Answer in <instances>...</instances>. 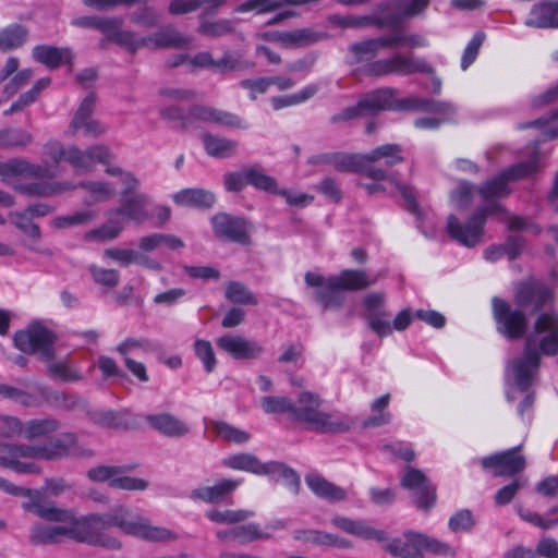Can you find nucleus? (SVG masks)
Segmentation results:
<instances>
[{"label": "nucleus", "mask_w": 558, "mask_h": 558, "mask_svg": "<svg viewBox=\"0 0 558 558\" xmlns=\"http://www.w3.org/2000/svg\"><path fill=\"white\" fill-rule=\"evenodd\" d=\"M113 526L126 535L151 543H167L178 538L173 531L154 525L149 519L133 514L123 506L114 507L109 513L84 517L70 529V536L80 543L120 549L121 542L107 533V530Z\"/></svg>", "instance_id": "f257e3e1"}, {"label": "nucleus", "mask_w": 558, "mask_h": 558, "mask_svg": "<svg viewBox=\"0 0 558 558\" xmlns=\"http://www.w3.org/2000/svg\"><path fill=\"white\" fill-rule=\"evenodd\" d=\"M541 354L554 356L558 354V314L542 313L524 343L521 357L514 359L507 367L512 385L520 391H527L536 375Z\"/></svg>", "instance_id": "f03ea898"}, {"label": "nucleus", "mask_w": 558, "mask_h": 558, "mask_svg": "<svg viewBox=\"0 0 558 558\" xmlns=\"http://www.w3.org/2000/svg\"><path fill=\"white\" fill-rule=\"evenodd\" d=\"M476 191L485 204L474 210L468 222H460L454 215H449L447 218L448 234L452 240L466 247H474L482 242L487 216L507 214L506 208L498 199L507 197L511 192L508 181L501 172L483 182L476 187Z\"/></svg>", "instance_id": "7ed1b4c3"}, {"label": "nucleus", "mask_w": 558, "mask_h": 558, "mask_svg": "<svg viewBox=\"0 0 558 558\" xmlns=\"http://www.w3.org/2000/svg\"><path fill=\"white\" fill-rule=\"evenodd\" d=\"M399 90L393 87H381L363 95L357 104L333 114L330 122L336 124L362 117H374L380 111H428L436 113H454L449 102L429 100L418 97L398 99Z\"/></svg>", "instance_id": "20e7f679"}, {"label": "nucleus", "mask_w": 558, "mask_h": 558, "mask_svg": "<svg viewBox=\"0 0 558 558\" xmlns=\"http://www.w3.org/2000/svg\"><path fill=\"white\" fill-rule=\"evenodd\" d=\"M550 300V290L536 282H522L517 287L514 302L518 308L500 298H493V317L497 331L509 340L522 338L527 329V317L524 311L537 313Z\"/></svg>", "instance_id": "39448f33"}, {"label": "nucleus", "mask_w": 558, "mask_h": 558, "mask_svg": "<svg viewBox=\"0 0 558 558\" xmlns=\"http://www.w3.org/2000/svg\"><path fill=\"white\" fill-rule=\"evenodd\" d=\"M388 35L354 43L350 46V52L354 61L366 62L364 73L368 76L383 77L388 75L409 76L416 73H434V69L425 59L414 54L396 52L388 58L373 60L380 49L390 48Z\"/></svg>", "instance_id": "423d86ee"}, {"label": "nucleus", "mask_w": 558, "mask_h": 558, "mask_svg": "<svg viewBox=\"0 0 558 558\" xmlns=\"http://www.w3.org/2000/svg\"><path fill=\"white\" fill-rule=\"evenodd\" d=\"M304 280L307 286L316 288L314 300L324 311H337L343 306L347 291L365 290L377 282V277H371L361 269H343L339 275L327 278L308 271Z\"/></svg>", "instance_id": "0eeeda50"}, {"label": "nucleus", "mask_w": 558, "mask_h": 558, "mask_svg": "<svg viewBox=\"0 0 558 558\" xmlns=\"http://www.w3.org/2000/svg\"><path fill=\"white\" fill-rule=\"evenodd\" d=\"M322 404L323 399L317 393L301 392L292 401L290 418L320 434H343L355 425V420L348 414L322 411Z\"/></svg>", "instance_id": "6e6552de"}, {"label": "nucleus", "mask_w": 558, "mask_h": 558, "mask_svg": "<svg viewBox=\"0 0 558 558\" xmlns=\"http://www.w3.org/2000/svg\"><path fill=\"white\" fill-rule=\"evenodd\" d=\"M160 117L172 123L173 128L190 130L199 123L215 124L233 130H247L250 123L241 116L207 105H193L187 110L171 105L160 109Z\"/></svg>", "instance_id": "1a4fd4ad"}, {"label": "nucleus", "mask_w": 558, "mask_h": 558, "mask_svg": "<svg viewBox=\"0 0 558 558\" xmlns=\"http://www.w3.org/2000/svg\"><path fill=\"white\" fill-rule=\"evenodd\" d=\"M403 149L398 144H385L362 154V174L374 181H389L396 174L389 169L403 162Z\"/></svg>", "instance_id": "9d476101"}, {"label": "nucleus", "mask_w": 558, "mask_h": 558, "mask_svg": "<svg viewBox=\"0 0 558 558\" xmlns=\"http://www.w3.org/2000/svg\"><path fill=\"white\" fill-rule=\"evenodd\" d=\"M57 336L40 323L29 324L13 336L14 347L26 354H38L43 361L54 357Z\"/></svg>", "instance_id": "9b49d317"}, {"label": "nucleus", "mask_w": 558, "mask_h": 558, "mask_svg": "<svg viewBox=\"0 0 558 558\" xmlns=\"http://www.w3.org/2000/svg\"><path fill=\"white\" fill-rule=\"evenodd\" d=\"M0 489L12 496L28 497V500L22 504V508L25 511L35 513L44 520L66 522L71 519V515L66 510L57 508L53 505H44L43 495L38 490H32L29 488L14 485L2 477H0Z\"/></svg>", "instance_id": "f8f14e48"}, {"label": "nucleus", "mask_w": 558, "mask_h": 558, "mask_svg": "<svg viewBox=\"0 0 558 558\" xmlns=\"http://www.w3.org/2000/svg\"><path fill=\"white\" fill-rule=\"evenodd\" d=\"M430 0H393L381 7V14L374 19L379 28L400 29L403 22L420 15L428 7Z\"/></svg>", "instance_id": "ddd939ff"}, {"label": "nucleus", "mask_w": 558, "mask_h": 558, "mask_svg": "<svg viewBox=\"0 0 558 558\" xmlns=\"http://www.w3.org/2000/svg\"><path fill=\"white\" fill-rule=\"evenodd\" d=\"M400 485L411 493L417 508L428 510L436 501V487L418 469L405 466Z\"/></svg>", "instance_id": "4468645a"}, {"label": "nucleus", "mask_w": 558, "mask_h": 558, "mask_svg": "<svg viewBox=\"0 0 558 558\" xmlns=\"http://www.w3.org/2000/svg\"><path fill=\"white\" fill-rule=\"evenodd\" d=\"M24 451L27 456H32V459L48 461L75 456L78 452L77 437L73 433H63L45 444L32 445V448H24Z\"/></svg>", "instance_id": "2eb2a0df"}, {"label": "nucleus", "mask_w": 558, "mask_h": 558, "mask_svg": "<svg viewBox=\"0 0 558 558\" xmlns=\"http://www.w3.org/2000/svg\"><path fill=\"white\" fill-rule=\"evenodd\" d=\"M210 222L217 238L243 245L250 243V222L245 218L218 213L211 217Z\"/></svg>", "instance_id": "dca6fc26"}, {"label": "nucleus", "mask_w": 558, "mask_h": 558, "mask_svg": "<svg viewBox=\"0 0 558 558\" xmlns=\"http://www.w3.org/2000/svg\"><path fill=\"white\" fill-rule=\"evenodd\" d=\"M0 422L7 427L5 436L21 434L27 439L48 436L60 427L59 421L53 417L34 418L23 423L17 417L4 416Z\"/></svg>", "instance_id": "f3484780"}, {"label": "nucleus", "mask_w": 558, "mask_h": 558, "mask_svg": "<svg viewBox=\"0 0 558 558\" xmlns=\"http://www.w3.org/2000/svg\"><path fill=\"white\" fill-rule=\"evenodd\" d=\"M521 446L482 459L484 469H493L495 476H512L525 469V458L519 453Z\"/></svg>", "instance_id": "a211bd4d"}, {"label": "nucleus", "mask_w": 558, "mask_h": 558, "mask_svg": "<svg viewBox=\"0 0 558 558\" xmlns=\"http://www.w3.org/2000/svg\"><path fill=\"white\" fill-rule=\"evenodd\" d=\"M307 163L313 166H331L343 173H362V154L347 151H330L311 156Z\"/></svg>", "instance_id": "6ab92c4d"}, {"label": "nucleus", "mask_w": 558, "mask_h": 558, "mask_svg": "<svg viewBox=\"0 0 558 558\" xmlns=\"http://www.w3.org/2000/svg\"><path fill=\"white\" fill-rule=\"evenodd\" d=\"M216 344L235 360H255L264 353L260 343L239 335L221 336L216 340Z\"/></svg>", "instance_id": "aec40b11"}, {"label": "nucleus", "mask_w": 558, "mask_h": 558, "mask_svg": "<svg viewBox=\"0 0 558 558\" xmlns=\"http://www.w3.org/2000/svg\"><path fill=\"white\" fill-rule=\"evenodd\" d=\"M0 177L13 178L22 177L25 179H51L53 173L47 163H32L25 158H10L7 161H0Z\"/></svg>", "instance_id": "412c9836"}, {"label": "nucleus", "mask_w": 558, "mask_h": 558, "mask_svg": "<svg viewBox=\"0 0 558 558\" xmlns=\"http://www.w3.org/2000/svg\"><path fill=\"white\" fill-rule=\"evenodd\" d=\"M150 204V198L145 193H135L129 197L120 199V206L111 209L112 214L118 217L133 221L136 225H143L150 218L147 206Z\"/></svg>", "instance_id": "4be33fe9"}, {"label": "nucleus", "mask_w": 558, "mask_h": 558, "mask_svg": "<svg viewBox=\"0 0 558 558\" xmlns=\"http://www.w3.org/2000/svg\"><path fill=\"white\" fill-rule=\"evenodd\" d=\"M146 423L159 434L170 438H181L190 434L189 424L169 412L148 414Z\"/></svg>", "instance_id": "5701e85b"}, {"label": "nucleus", "mask_w": 558, "mask_h": 558, "mask_svg": "<svg viewBox=\"0 0 558 558\" xmlns=\"http://www.w3.org/2000/svg\"><path fill=\"white\" fill-rule=\"evenodd\" d=\"M24 448H32V445L0 444V465L12 469L16 473H38L39 468L34 463L21 462L20 458H32L27 456Z\"/></svg>", "instance_id": "b1692460"}, {"label": "nucleus", "mask_w": 558, "mask_h": 558, "mask_svg": "<svg viewBox=\"0 0 558 558\" xmlns=\"http://www.w3.org/2000/svg\"><path fill=\"white\" fill-rule=\"evenodd\" d=\"M422 542L423 534L407 532L403 538H393L384 545V549L399 558H423Z\"/></svg>", "instance_id": "393cba45"}, {"label": "nucleus", "mask_w": 558, "mask_h": 558, "mask_svg": "<svg viewBox=\"0 0 558 558\" xmlns=\"http://www.w3.org/2000/svg\"><path fill=\"white\" fill-rule=\"evenodd\" d=\"M32 57L35 61L49 69H57L62 64H71L74 58L70 48L49 45L35 46L32 50Z\"/></svg>", "instance_id": "a878e982"}, {"label": "nucleus", "mask_w": 558, "mask_h": 558, "mask_svg": "<svg viewBox=\"0 0 558 558\" xmlns=\"http://www.w3.org/2000/svg\"><path fill=\"white\" fill-rule=\"evenodd\" d=\"M331 523L338 529L366 541H376L381 543L388 539L385 531L377 530L361 520L335 517L331 519Z\"/></svg>", "instance_id": "bb28decb"}, {"label": "nucleus", "mask_w": 558, "mask_h": 558, "mask_svg": "<svg viewBox=\"0 0 558 558\" xmlns=\"http://www.w3.org/2000/svg\"><path fill=\"white\" fill-rule=\"evenodd\" d=\"M558 1H544L535 4L525 25L535 28H558Z\"/></svg>", "instance_id": "cd10ccee"}, {"label": "nucleus", "mask_w": 558, "mask_h": 558, "mask_svg": "<svg viewBox=\"0 0 558 558\" xmlns=\"http://www.w3.org/2000/svg\"><path fill=\"white\" fill-rule=\"evenodd\" d=\"M201 140L209 157L227 159L235 156L238 153L239 143L234 140L214 135L209 132L203 133Z\"/></svg>", "instance_id": "c85d7f7f"}, {"label": "nucleus", "mask_w": 558, "mask_h": 558, "mask_svg": "<svg viewBox=\"0 0 558 558\" xmlns=\"http://www.w3.org/2000/svg\"><path fill=\"white\" fill-rule=\"evenodd\" d=\"M240 480L225 478L213 486L199 487L192 490L191 497L208 504H218L238 488Z\"/></svg>", "instance_id": "c756f323"}, {"label": "nucleus", "mask_w": 558, "mask_h": 558, "mask_svg": "<svg viewBox=\"0 0 558 558\" xmlns=\"http://www.w3.org/2000/svg\"><path fill=\"white\" fill-rule=\"evenodd\" d=\"M172 199L178 206L208 209L214 206L216 196L204 189H183L173 194Z\"/></svg>", "instance_id": "7c9ffc66"}, {"label": "nucleus", "mask_w": 558, "mask_h": 558, "mask_svg": "<svg viewBox=\"0 0 558 558\" xmlns=\"http://www.w3.org/2000/svg\"><path fill=\"white\" fill-rule=\"evenodd\" d=\"M192 39L184 36L174 28L168 27L150 36L143 37V44L147 48H184L191 44Z\"/></svg>", "instance_id": "2f4dec72"}, {"label": "nucleus", "mask_w": 558, "mask_h": 558, "mask_svg": "<svg viewBox=\"0 0 558 558\" xmlns=\"http://www.w3.org/2000/svg\"><path fill=\"white\" fill-rule=\"evenodd\" d=\"M305 482L316 496L328 501L337 502L347 498V492L343 488L332 484L317 473L307 474Z\"/></svg>", "instance_id": "473e14b6"}, {"label": "nucleus", "mask_w": 558, "mask_h": 558, "mask_svg": "<svg viewBox=\"0 0 558 558\" xmlns=\"http://www.w3.org/2000/svg\"><path fill=\"white\" fill-rule=\"evenodd\" d=\"M28 39V29L22 24H10L0 28V51L8 52L21 48Z\"/></svg>", "instance_id": "72a5a7b5"}, {"label": "nucleus", "mask_w": 558, "mask_h": 558, "mask_svg": "<svg viewBox=\"0 0 558 558\" xmlns=\"http://www.w3.org/2000/svg\"><path fill=\"white\" fill-rule=\"evenodd\" d=\"M264 462L248 452H241L226 457L222 465L232 470L250 472L256 475L263 474Z\"/></svg>", "instance_id": "f704fd0d"}, {"label": "nucleus", "mask_w": 558, "mask_h": 558, "mask_svg": "<svg viewBox=\"0 0 558 558\" xmlns=\"http://www.w3.org/2000/svg\"><path fill=\"white\" fill-rule=\"evenodd\" d=\"M108 220L99 228L89 230L85 233V240L87 241H112L117 239L124 229V222L122 218H118L112 214V210L107 213Z\"/></svg>", "instance_id": "c9c22d12"}, {"label": "nucleus", "mask_w": 558, "mask_h": 558, "mask_svg": "<svg viewBox=\"0 0 558 558\" xmlns=\"http://www.w3.org/2000/svg\"><path fill=\"white\" fill-rule=\"evenodd\" d=\"M63 535H70V529L35 524L31 530L29 542L34 545L54 544Z\"/></svg>", "instance_id": "e433bc0d"}, {"label": "nucleus", "mask_w": 558, "mask_h": 558, "mask_svg": "<svg viewBox=\"0 0 558 558\" xmlns=\"http://www.w3.org/2000/svg\"><path fill=\"white\" fill-rule=\"evenodd\" d=\"M226 299L233 304L256 305L255 294L240 281H228L225 287Z\"/></svg>", "instance_id": "4c0bfd02"}, {"label": "nucleus", "mask_w": 558, "mask_h": 558, "mask_svg": "<svg viewBox=\"0 0 558 558\" xmlns=\"http://www.w3.org/2000/svg\"><path fill=\"white\" fill-rule=\"evenodd\" d=\"M32 142V134L23 129L7 128L0 130V148H25Z\"/></svg>", "instance_id": "58836bf2"}, {"label": "nucleus", "mask_w": 558, "mask_h": 558, "mask_svg": "<svg viewBox=\"0 0 558 558\" xmlns=\"http://www.w3.org/2000/svg\"><path fill=\"white\" fill-rule=\"evenodd\" d=\"M247 183L257 190L271 194H279L278 184L275 178L264 173L260 166L254 165L246 168Z\"/></svg>", "instance_id": "ea45409f"}, {"label": "nucleus", "mask_w": 558, "mask_h": 558, "mask_svg": "<svg viewBox=\"0 0 558 558\" xmlns=\"http://www.w3.org/2000/svg\"><path fill=\"white\" fill-rule=\"evenodd\" d=\"M135 350L143 353L159 352L162 351V344L147 338H126L117 347V351L123 356H129Z\"/></svg>", "instance_id": "a19ab883"}, {"label": "nucleus", "mask_w": 558, "mask_h": 558, "mask_svg": "<svg viewBox=\"0 0 558 558\" xmlns=\"http://www.w3.org/2000/svg\"><path fill=\"white\" fill-rule=\"evenodd\" d=\"M390 395L386 393L372 402V411L378 412V414L364 420L362 424L364 428L384 426L391 422V414L389 412H384L388 407Z\"/></svg>", "instance_id": "79ce46f5"}, {"label": "nucleus", "mask_w": 558, "mask_h": 558, "mask_svg": "<svg viewBox=\"0 0 558 558\" xmlns=\"http://www.w3.org/2000/svg\"><path fill=\"white\" fill-rule=\"evenodd\" d=\"M255 515L254 511L251 510H209L206 512V518H208L211 522L219 524H236L240 522H244L248 518Z\"/></svg>", "instance_id": "37998d69"}, {"label": "nucleus", "mask_w": 558, "mask_h": 558, "mask_svg": "<svg viewBox=\"0 0 558 558\" xmlns=\"http://www.w3.org/2000/svg\"><path fill=\"white\" fill-rule=\"evenodd\" d=\"M254 66L253 61L243 60L239 52L226 51L219 60H216V70L220 73L245 71Z\"/></svg>", "instance_id": "c03bdc74"}, {"label": "nucleus", "mask_w": 558, "mask_h": 558, "mask_svg": "<svg viewBox=\"0 0 558 558\" xmlns=\"http://www.w3.org/2000/svg\"><path fill=\"white\" fill-rule=\"evenodd\" d=\"M539 170L538 157L535 155L532 159L521 161L501 171L508 183L523 178H527Z\"/></svg>", "instance_id": "a18cd8bd"}, {"label": "nucleus", "mask_w": 558, "mask_h": 558, "mask_svg": "<svg viewBox=\"0 0 558 558\" xmlns=\"http://www.w3.org/2000/svg\"><path fill=\"white\" fill-rule=\"evenodd\" d=\"M234 29V23L228 19H221L217 21H207L202 19L197 32L201 35L208 37H221L232 33Z\"/></svg>", "instance_id": "49530a36"}, {"label": "nucleus", "mask_w": 558, "mask_h": 558, "mask_svg": "<svg viewBox=\"0 0 558 558\" xmlns=\"http://www.w3.org/2000/svg\"><path fill=\"white\" fill-rule=\"evenodd\" d=\"M211 427L219 437L227 441L245 444L251 438L247 432L236 428L226 422L213 421Z\"/></svg>", "instance_id": "de8ad7c7"}, {"label": "nucleus", "mask_w": 558, "mask_h": 558, "mask_svg": "<svg viewBox=\"0 0 558 558\" xmlns=\"http://www.w3.org/2000/svg\"><path fill=\"white\" fill-rule=\"evenodd\" d=\"M364 318L368 328L378 337L384 338L392 333L390 314L386 311L378 313H366Z\"/></svg>", "instance_id": "09e8293b"}, {"label": "nucleus", "mask_w": 558, "mask_h": 558, "mask_svg": "<svg viewBox=\"0 0 558 558\" xmlns=\"http://www.w3.org/2000/svg\"><path fill=\"white\" fill-rule=\"evenodd\" d=\"M260 408L267 414H289L291 417L292 400L283 396H265L259 400Z\"/></svg>", "instance_id": "8fccbe9b"}, {"label": "nucleus", "mask_w": 558, "mask_h": 558, "mask_svg": "<svg viewBox=\"0 0 558 558\" xmlns=\"http://www.w3.org/2000/svg\"><path fill=\"white\" fill-rule=\"evenodd\" d=\"M14 190L23 195L47 197L59 192L57 185L45 182L20 183Z\"/></svg>", "instance_id": "3c124183"}, {"label": "nucleus", "mask_w": 558, "mask_h": 558, "mask_svg": "<svg viewBox=\"0 0 558 558\" xmlns=\"http://www.w3.org/2000/svg\"><path fill=\"white\" fill-rule=\"evenodd\" d=\"M92 210L77 211L66 216H59L51 220V226L57 229L70 228L73 226L87 225L95 218Z\"/></svg>", "instance_id": "603ef678"}, {"label": "nucleus", "mask_w": 558, "mask_h": 558, "mask_svg": "<svg viewBox=\"0 0 558 558\" xmlns=\"http://www.w3.org/2000/svg\"><path fill=\"white\" fill-rule=\"evenodd\" d=\"M11 218L13 225L21 230L24 234H26L29 239L40 240L41 231L37 223H34L28 216V214L22 211L11 213Z\"/></svg>", "instance_id": "864d4df0"}, {"label": "nucleus", "mask_w": 558, "mask_h": 558, "mask_svg": "<svg viewBox=\"0 0 558 558\" xmlns=\"http://www.w3.org/2000/svg\"><path fill=\"white\" fill-rule=\"evenodd\" d=\"M271 537L272 534L262 531L257 523H248L235 526V539L243 544L252 543L258 539H269Z\"/></svg>", "instance_id": "5fc2aeb1"}, {"label": "nucleus", "mask_w": 558, "mask_h": 558, "mask_svg": "<svg viewBox=\"0 0 558 558\" xmlns=\"http://www.w3.org/2000/svg\"><path fill=\"white\" fill-rule=\"evenodd\" d=\"M88 270L94 282L99 286L113 289L120 282V275L116 269H106L96 265H90Z\"/></svg>", "instance_id": "6e6d98bb"}, {"label": "nucleus", "mask_w": 558, "mask_h": 558, "mask_svg": "<svg viewBox=\"0 0 558 558\" xmlns=\"http://www.w3.org/2000/svg\"><path fill=\"white\" fill-rule=\"evenodd\" d=\"M194 352L197 359L203 363L207 373L214 372L217 365V360L213 345L207 340H196L194 342Z\"/></svg>", "instance_id": "4d7b16f0"}, {"label": "nucleus", "mask_w": 558, "mask_h": 558, "mask_svg": "<svg viewBox=\"0 0 558 558\" xmlns=\"http://www.w3.org/2000/svg\"><path fill=\"white\" fill-rule=\"evenodd\" d=\"M282 5H288L284 0H247L234 8V12L243 13L255 11L257 13H265L276 10Z\"/></svg>", "instance_id": "13d9d810"}, {"label": "nucleus", "mask_w": 558, "mask_h": 558, "mask_svg": "<svg viewBox=\"0 0 558 558\" xmlns=\"http://www.w3.org/2000/svg\"><path fill=\"white\" fill-rule=\"evenodd\" d=\"M392 34L388 35L390 44V48H397L400 46H405L409 48H417V47H426L428 41L418 34H403L399 29H395Z\"/></svg>", "instance_id": "bf43d9fd"}, {"label": "nucleus", "mask_w": 558, "mask_h": 558, "mask_svg": "<svg viewBox=\"0 0 558 558\" xmlns=\"http://www.w3.org/2000/svg\"><path fill=\"white\" fill-rule=\"evenodd\" d=\"M48 362V372L54 377L62 381H77L81 379V375L72 371L65 361H53V357Z\"/></svg>", "instance_id": "052dcab7"}, {"label": "nucleus", "mask_w": 558, "mask_h": 558, "mask_svg": "<svg viewBox=\"0 0 558 558\" xmlns=\"http://www.w3.org/2000/svg\"><path fill=\"white\" fill-rule=\"evenodd\" d=\"M94 108H95V94L90 93L83 99L81 106L78 107V109L71 122V129L73 131H78L80 125L83 122L92 119Z\"/></svg>", "instance_id": "680f3d73"}, {"label": "nucleus", "mask_w": 558, "mask_h": 558, "mask_svg": "<svg viewBox=\"0 0 558 558\" xmlns=\"http://www.w3.org/2000/svg\"><path fill=\"white\" fill-rule=\"evenodd\" d=\"M526 484V480L523 477H518L513 480L510 484L501 487L496 494H495V504L497 506H505L508 505L517 495L520 488L524 487Z\"/></svg>", "instance_id": "e2e57ef3"}, {"label": "nucleus", "mask_w": 558, "mask_h": 558, "mask_svg": "<svg viewBox=\"0 0 558 558\" xmlns=\"http://www.w3.org/2000/svg\"><path fill=\"white\" fill-rule=\"evenodd\" d=\"M485 35L483 33H476L473 38L466 45L462 59H461V68L462 70H466L476 59L480 48L484 41Z\"/></svg>", "instance_id": "0e129e2a"}, {"label": "nucleus", "mask_w": 558, "mask_h": 558, "mask_svg": "<svg viewBox=\"0 0 558 558\" xmlns=\"http://www.w3.org/2000/svg\"><path fill=\"white\" fill-rule=\"evenodd\" d=\"M475 185L469 181H461L451 192V198L459 208H465L471 203Z\"/></svg>", "instance_id": "69168bd1"}, {"label": "nucleus", "mask_w": 558, "mask_h": 558, "mask_svg": "<svg viewBox=\"0 0 558 558\" xmlns=\"http://www.w3.org/2000/svg\"><path fill=\"white\" fill-rule=\"evenodd\" d=\"M109 38L114 43L125 47L131 52L137 51L140 48L145 47L143 44V37L138 38L131 32L116 31Z\"/></svg>", "instance_id": "338daca9"}, {"label": "nucleus", "mask_w": 558, "mask_h": 558, "mask_svg": "<svg viewBox=\"0 0 558 558\" xmlns=\"http://www.w3.org/2000/svg\"><path fill=\"white\" fill-rule=\"evenodd\" d=\"M474 525L473 514L470 510L463 509L454 513L448 522L452 532H464L471 530Z\"/></svg>", "instance_id": "774afa93"}]
</instances>
